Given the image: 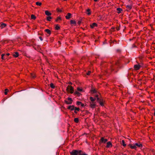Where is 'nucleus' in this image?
<instances>
[{
    "label": "nucleus",
    "instance_id": "obj_25",
    "mask_svg": "<svg viewBox=\"0 0 155 155\" xmlns=\"http://www.w3.org/2000/svg\"><path fill=\"white\" fill-rule=\"evenodd\" d=\"M31 18L32 19L35 20L36 18V17L35 15H32L31 16Z\"/></svg>",
    "mask_w": 155,
    "mask_h": 155
},
{
    "label": "nucleus",
    "instance_id": "obj_23",
    "mask_svg": "<svg viewBox=\"0 0 155 155\" xmlns=\"http://www.w3.org/2000/svg\"><path fill=\"white\" fill-rule=\"evenodd\" d=\"M121 144L123 145V146L125 147L126 145V144L125 143V141L124 140H123L122 141Z\"/></svg>",
    "mask_w": 155,
    "mask_h": 155
},
{
    "label": "nucleus",
    "instance_id": "obj_14",
    "mask_svg": "<svg viewBox=\"0 0 155 155\" xmlns=\"http://www.w3.org/2000/svg\"><path fill=\"white\" fill-rule=\"evenodd\" d=\"M45 14L48 16H49L50 15H51V12H49L48 11H46L45 12Z\"/></svg>",
    "mask_w": 155,
    "mask_h": 155
},
{
    "label": "nucleus",
    "instance_id": "obj_28",
    "mask_svg": "<svg viewBox=\"0 0 155 155\" xmlns=\"http://www.w3.org/2000/svg\"><path fill=\"white\" fill-rule=\"evenodd\" d=\"M60 27L58 25H56V27H55V29L56 30H58L60 29Z\"/></svg>",
    "mask_w": 155,
    "mask_h": 155
},
{
    "label": "nucleus",
    "instance_id": "obj_30",
    "mask_svg": "<svg viewBox=\"0 0 155 155\" xmlns=\"http://www.w3.org/2000/svg\"><path fill=\"white\" fill-rule=\"evenodd\" d=\"M79 120L78 118H76L74 119V121L76 123L78 122Z\"/></svg>",
    "mask_w": 155,
    "mask_h": 155
},
{
    "label": "nucleus",
    "instance_id": "obj_46",
    "mask_svg": "<svg viewBox=\"0 0 155 155\" xmlns=\"http://www.w3.org/2000/svg\"><path fill=\"white\" fill-rule=\"evenodd\" d=\"M58 12H61L62 11L61 10H60V9H58Z\"/></svg>",
    "mask_w": 155,
    "mask_h": 155
},
{
    "label": "nucleus",
    "instance_id": "obj_5",
    "mask_svg": "<svg viewBox=\"0 0 155 155\" xmlns=\"http://www.w3.org/2000/svg\"><path fill=\"white\" fill-rule=\"evenodd\" d=\"M68 100L69 101H68L65 100L64 101L65 103L67 104H72V100L71 98L70 97H68Z\"/></svg>",
    "mask_w": 155,
    "mask_h": 155
},
{
    "label": "nucleus",
    "instance_id": "obj_6",
    "mask_svg": "<svg viewBox=\"0 0 155 155\" xmlns=\"http://www.w3.org/2000/svg\"><path fill=\"white\" fill-rule=\"evenodd\" d=\"M134 68L135 70H138L140 68V66L139 64H135L134 65Z\"/></svg>",
    "mask_w": 155,
    "mask_h": 155
},
{
    "label": "nucleus",
    "instance_id": "obj_16",
    "mask_svg": "<svg viewBox=\"0 0 155 155\" xmlns=\"http://www.w3.org/2000/svg\"><path fill=\"white\" fill-rule=\"evenodd\" d=\"M97 24L95 23H93L92 25H91V28H93L95 26H97Z\"/></svg>",
    "mask_w": 155,
    "mask_h": 155
},
{
    "label": "nucleus",
    "instance_id": "obj_17",
    "mask_svg": "<svg viewBox=\"0 0 155 155\" xmlns=\"http://www.w3.org/2000/svg\"><path fill=\"white\" fill-rule=\"evenodd\" d=\"M117 13H120L122 11V9L120 8H117Z\"/></svg>",
    "mask_w": 155,
    "mask_h": 155
},
{
    "label": "nucleus",
    "instance_id": "obj_29",
    "mask_svg": "<svg viewBox=\"0 0 155 155\" xmlns=\"http://www.w3.org/2000/svg\"><path fill=\"white\" fill-rule=\"evenodd\" d=\"M50 86L51 88H53V89L55 87L54 86V84L52 83H51L50 84Z\"/></svg>",
    "mask_w": 155,
    "mask_h": 155
},
{
    "label": "nucleus",
    "instance_id": "obj_36",
    "mask_svg": "<svg viewBox=\"0 0 155 155\" xmlns=\"http://www.w3.org/2000/svg\"><path fill=\"white\" fill-rule=\"evenodd\" d=\"M91 91L94 93H97V91H96V90L94 89H93V90H91Z\"/></svg>",
    "mask_w": 155,
    "mask_h": 155
},
{
    "label": "nucleus",
    "instance_id": "obj_53",
    "mask_svg": "<svg viewBox=\"0 0 155 155\" xmlns=\"http://www.w3.org/2000/svg\"><path fill=\"white\" fill-rule=\"evenodd\" d=\"M154 115L155 116V112H154Z\"/></svg>",
    "mask_w": 155,
    "mask_h": 155
},
{
    "label": "nucleus",
    "instance_id": "obj_35",
    "mask_svg": "<svg viewBox=\"0 0 155 155\" xmlns=\"http://www.w3.org/2000/svg\"><path fill=\"white\" fill-rule=\"evenodd\" d=\"M61 20V18L60 17H58L57 18V19L56 20V21H58V20Z\"/></svg>",
    "mask_w": 155,
    "mask_h": 155
},
{
    "label": "nucleus",
    "instance_id": "obj_47",
    "mask_svg": "<svg viewBox=\"0 0 155 155\" xmlns=\"http://www.w3.org/2000/svg\"><path fill=\"white\" fill-rule=\"evenodd\" d=\"M81 106H82V107H84V104H82V103H81Z\"/></svg>",
    "mask_w": 155,
    "mask_h": 155
},
{
    "label": "nucleus",
    "instance_id": "obj_19",
    "mask_svg": "<svg viewBox=\"0 0 155 155\" xmlns=\"http://www.w3.org/2000/svg\"><path fill=\"white\" fill-rule=\"evenodd\" d=\"M45 32L47 33L49 35H50L51 32L48 29H46L45 30Z\"/></svg>",
    "mask_w": 155,
    "mask_h": 155
},
{
    "label": "nucleus",
    "instance_id": "obj_21",
    "mask_svg": "<svg viewBox=\"0 0 155 155\" xmlns=\"http://www.w3.org/2000/svg\"><path fill=\"white\" fill-rule=\"evenodd\" d=\"M126 8L129 10L131 9L132 8V6L131 5H127Z\"/></svg>",
    "mask_w": 155,
    "mask_h": 155
},
{
    "label": "nucleus",
    "instance_id": "obj_8",
    "mask_svg": "<svg viewBox=\"0 0 155 155\" xmlns=\"http://www.w3.org/2000/svg\"><path fill=\"white\" fill-rule=\"evenodd\" d=\"M74 105L69 106L68 107V108L71 110H73L74 109Z\"/></svg>",
    "mask_w": 155,
    "mask_h": 155
},
{
    "label": "nucleus",
    "instance_id": "obj_31",
    "mask_svg": "<svg viewBox=\"0 0 155 155\" xmlns=\"http://www.w3.org/2000/svg\"><path fill=\"white\" fill-rule=\"evenodd\" d=\"M1 56H2V57H1L2 59L3 60H5V54H2Z\"/></svg>",
    "mask_w": 155,
    "mask_h": 155
},
{
    "label": "nucleus",
    "instance_id": "obj_43",
    "mask_svg": "<svg viewBox=\"0 0 155 155\" xmlns=\"http://www.w3.org/2000/svg\"><path fill=\"white\" fill-rule=\"evenodd\" d=\"M81 21H78V24L79 25H80V24H81Z\"/></svg>",
    "mask_w": 155,
    "mask_h": 155
},
{
    "label": "nucleus",
    "instance_id": "obj_7",
    "mask_svg": "<svg viewBox=\"0 0 155 155\" xmlns=\"http://www.w3.org/2000/svg\"><path fill=\"white\" fill-rule=\"evenodd\" d=\"M101 142L105 143L107 141V140L106 139H104L103 137H101Z\"/></svg>",
    "mask_w": 155,
    "mask_h": 155
},
{
    "label": "nucleus",
    "instance_id": "obj_18",
    "mask_svg": "<svg viewBox=\"0 0 155 155\" xmlns=\"http://www.w3.org/2000/svg\"><path fill=\"white\" fill-rule=\"evenodd\" d=\"M86 12H87V14L88 15H90L91 14V13L90 12V9L89 8H88L87 9V10H86Z\"/></svg>",
    "mask_w": 155,
    "mask_h": 155
},
{
    "label": "nucleus",
    "instance_id": "obj_20",
    "mask_svg": "<svg viewBox=\"0 0 155 155\" xmlns=\"http://www.w3.org/2000/svg\"><path fill=\"white\" fill-rule=\"evenodd\" d=\"M129 146L131 149H135L137 147L135 145L132 146L131 144H129Z\"/></svg>",
    "mask_w": 155,
    "mask_h": 155
},
{
    "label": "nucleus",
    "instance_id": "obj_51",
    "mask_svg": "<svg viewBox=\"0 0 155 155\" xmlns=\"http://www.w3.org/2000/svg\"><path fill=\"white\" fill-rule=\"evenodd\" d=\"M98 0H94V1H95V2H97V1Z\"/></svg>",
    "mask_w": 155,
    "mask_h": 155
},
{
    "label": "nucleus",
    "instance_id": "obj_1",
    "mask_svg": "<svg viewBox=\"0 0 155 155\" xmlns=\"http://www.w3.org/2000/svg\"><path fill=\"white\" fill-rule=\"evenodd\" d=\"M100 96V94L99 93H97L95 95V98H93L92 97H90V99L91 101V102H94L95 100L97 99V101L102 106H104V103L102 102L103 100L99 98V96Z\"/></svg>",
    "mask_w": 155,
    "mask_h": 155
},
{
    "label": "nucleus",
    "instance_id": "obj_33",
    "mask_svg": "<svg viewBox=\"0 0 155 155\" xmlns=\"http://www.w3.org/2000/svg\"><path fill=\"white\" fill-rule=\"evenodd\" d=\"M77 90L78 91L82 92L83 91V89H82L80 88L79 87L77 88Z\"/></svg>",
    "mask_w": 155,
    "mask_h": 155
},
{
    "label": "nucleus",
    "instance_id": "obj_4",
    "mask_svg": "<svg viewBox=\"0 0 155 155\" xmlns=\"http://www.w3.org/2000/svg\"><path fill=\"white\" fill-rule=\"evenodd\" d=\"M66 90L68 92H69L71 93H73L74 92V88L71 86L68 85L66 88Z\"/></svg>",
    "mask_w": 155,
    "mask_h": 155
},
{
    "label": "nucleus",
    "instance_id": "obj_34",
    "mask_svg": "<svg viewBox=\"0 0 155 155\" xmlns=\"http://www.w3.org/2000/svg\"><path fill=\"white\" fill-rule=\"evenodd\" d=\"M31 77L33 78H35V74H31Z\"/></svg>",
    "mask_w": 155,
    "mask_h": 155
},
{
    "label": "nucleus",
    "instance_id": "obj_50",
    "mask_svg": "<svg viewBox=\"0 0 155 155\" xmlns=\"http://www.w3.org/2000/svg\"><path fill=\"white\" fill-rule=\"evenodd\" d=\"M112 29H113V30H114V29H115V28L113 27H112Z\"/></svg>",
    "mask_w": 155,
    "mask_h": 155
},
{
    "label": "nucleus",
    "instance_id": "obj_48",
    "mask_svg": "<svg viewBox=\"0 0 155 155\" xmlns=\"http://www.w3.org/2000/svg\"><path fill=\"white\" fill-rule=\"evenodd\" d=\"M9 54H10L9 53H7L5 55H6L7 56L9 55Z\"/></svg>",
    "mask_w": 155,
    "mask_h": 155
},
{
    "label": "nucleus",
    "instance_id": "obj_27",
    "mask_svg": "<svg viewBox=\"0 0 155 155\" xmlns=\"http://www.w3.org/2000/svg\"><path fill=\"white\" fill-rule=\"evenodd\" d=\"M41 3L39 2H36V4L38 6H41Z\"/></svg>",
    "mask_w": 155,
    "mask_h": 155
},
{
    "label": "nucleus",
    "instance_id": "obj_11",
    "mask_svg": "<svg viewBox=\"0 0 155 155\" xmlns=\"http://www.w3.org/2000/svg\"><path fill=\"white\" fill-rule=\"evenodd\" d=\"M12 55L15 58H16V57H17L18 56L19 54H18V52H15L13 53Z\"/></svg>",
    "mask_w": 155,
    "mask_h": 155
},
{
    "label": "nucleus",
    "instance_id": "obj_49",
    "mask_svg": "<svg viewBox=\"0 0 155 155\" xmlns=\"http://www.w3.org/2000/svg\"><path fill=\"white\" fill-rule=\"evenodd\" d=\"M74 112L75 113V114H77V111H76V110H75L74 111Z\"/></svg>",
    "mask_w": 155,
    "mask_h": 155
},
{
    "label": "nucleus",
    "instance_id": "obj_15",
    "mask_svg": "<svg viewBox=\"0 0 155 155\" xmlns=\"http://www.w3.org/2000/svg\"><path fill=\"white\" fill-rule=\"evenodd\" d=\"M135 145L136 147L137 146L139 147H142V145L140 143H136Z\"/></svg>",
    "mask_w": 155,
    "mask_h": 155
},
{
    "label": "nucleus",
    "instance_id": "obj_37",
    "mask_svg": "<svg viewBox=\"0 0 155 155\" xmlns=\"http://www.w3.org/2000/svg\"><path fill=\"white\" fill-rule=\"evenodd\" d=\"M74 110H77L78 111H79L80 110V109L79 108H77L76 107H74Z\"/></svg>",
    "mask_w": 155,
    "mask_h": 155
},
{
    "label": "nucleus",
    "instance_id": "obj_38",
    "mask_svg": "<svg viewBox=\"0 0 155 155\" xmlns=\"http://www.w3.org/2000/svg\"><path fill=\"white\" fill-rule=\"evenodd\" d=\"M81 102L78 101L77 102V104L78 105H81Z\"/></svg>",
    "mask_w": 155,
    "mask_h": 155
},
{
    "label": "nucleus",
    "instance_id": "obj_10",
    "mask_svg": "<svg viewBox=\"0 0 155 155\" xmlns=\"http://www.w3.org/2000/svg\"><path fill=\"white\" fill-rule=\"evenodd\" d=\"M107 144L106 147H110L112 146V144L110 142H107Z\"/></svg>",
    "mask_w": 155,
    "mask_h": 155
},
{
    "label": "nucleus",
    "instance_id": "obj_39",
    "mask_svg": "<svg viewBox=\"0 0 155 155\" xmlns=\"http://www.w3.org/2000/svg\"><path fill=\"white\" fill-rule=\"evenodd\" d=\"M137 46L134 45V44H133L132 45V48H136Z\"/></svg>",
    "mask_w": 155,
    "mask_h": 155
},
{
    "label": "nucleus",
    "instance_id": "obj_26",
    "mask_svg": "<svg viewBox=\"0 0 155 155\" xmlns=\"http://www.w3.org/2000/svg\"><path fill=\"white\" fill-rule=\"evenodd\" d=\"M70 22L71 24H76V22L75 21H73L72 20H71L70 21Z\"/></svg>",
    "mask_w": 155,
    "mask_h": 155
},
{
    "label": "nucleus",
    "instance_id": "obj_42",
    "mask_svg": "<svg viewBox=\"0 0 155 155\" xmlns=\"http://www.w3.org/2000/svg\"><path fill=\"white\" fill-rule=\"evenodd\" d=\"M81 155H88L87 154H86L85 153H83L82 151V154Z\"/></svg>",
    "mask_w": 155,
    "mask_h": 155
},
{
    "label": "nucleus",
    "instance_id": "obj_3",
    "mask_svg": "<svg viewBox=\"0 0 155 155\" xmlns=\"http://www.w3.org/2000/svg\"><path fill=\"white\" fill-rule=\"evenodd\" d=\"M71 155H81L82 151L81 150H73L70 152Z\"/></svg>",
    "mask_w": 155,
    "mask_h": 155
},
{
    "label": "nucleus",
    "instance_id": "obj_24",
    "mask_svg": "<svg viewBox=\"0 0 155 155\" xmlns=\"http://www.w3.org/2000/svg\"><path fill=\"white\" fill-rule=\"evenodd\" d=\"M52 18V17L51 16H48L47 17V21H51V19Z\"/></svg>",
    "mask_w": 155,
    "mask_h": 155
},
{
    "label": "nucleus",
    "instance_id": "obj_40",
    "mask_svg": "<svg viewBox=\"0 0 155 155\" xmlns=\"http://www.w3.org/2000/svg\"><path fill=\"white\" fill-rule=\"evenodd\" d=\"M39 38L40 39V40L41 41H42L43 40V38H42V37L41 36H39Z\"/></svg>",
    "mask_w": 155,
    "mask_h": 155
},
{
    "label": "nucleus",
    "instance_id": "obj_2",
    "mask_svg": "<svg viewBox=\"0 0 155 155\" xmlns=\"http://www.w3.org/2000/svg\"><path fill=\"white\" fill-rule=\"evenodd\" d=\"M119 66V63L118 62H116L114 64H113L111 65V70L112 71H114L115 72H117V71L116 70V68Z\"/></svg>",
    "mask_w": 155,
    "mask_h": 155
},
{
    "label": "nucleus",
    "instance_id": "obj_22",
    "mask_svg": "<svg viewBox=\"0 0 155 155\" xmlns=\"http://www.w3.org/2000/svg\"><path fill=\"white\" fill-rule=\"evenodd\" d=\"M74 94L75 95H77V96H80L81 94H80L77 91H75L74 93Z\"/></svg>",
    "mask_w": 155,
    "mask_h": 155
},
{
    "label": "nucleus",
    "instance_id": "obj_12",
    "mask_svg": "<svg viewBox=\"0 0 155 155\" xmlns=\"http://www.w3.org/2000/svg\"><path fill=\"white\" fill-rule=\"evenodd\" d=\"M71 14L69 13H68L67 14V15L65 16V18L67 19H69L71 17Z\"/></svg>",
    "mask_w": 155,
    "mask_h": 155
},
{
    "label": "nucleus",
    "instance_id": "obj_32",
    "mask_svg": "<svg viewBox=\"0 0 155 155\" xmlns=\"http://www.w3.org/2000/svg\"><path fill=\"white\" fill-rule=\"evenodd\" d=\"M8 90L7 89H6L5 90V95H7V92L8 91Z\"/></svg>",
    "mask_w": 155,
    "mask_h": 155
},
{
    "label": "nucleus",
    "instance_id": "obj_44",
    "mask_svg": "<svg viewBox=\"0 0 155 155\" xmlns=\"http://www.w3.org/2000/svg\"><path fill=\"white\" fill-rule=\"evenodd\" d=\"M116 29L117 30H119L120 29V27H116Z\"/></svg>",
    "mask_w": 155,
    "mask_h": 155
},
{
    "label": "nucleus",
    "instance_id": "obj_13",
    "mask_svg": "<svg viewBox=\"0 0 155 155\" xmlns=\"http://www.w3.org/2000/svg\"><path fill=\"white\" fill-rule=\"evenodd\" d=\"M96 105V104L94 103V102H91L90 103V106L92 108H94L95 107Z\"/></svg>",
    "mask_w": 155,
    "mask_h": 155
},
{
    "label": "nucleus",
    "instance_id": "obj_52",
    "mask_svg": "<svg viewBox=\"0 0 155 155\" xmlns=\"http://www.w3.org/2000/svg\"><path fill=\"white\" fill-rule=\"evenodd\" d=\"M69 84H72V83H71V82H70V83H69Z\"/></svg>",
    "mask_w": 155,
    "mask_h": 155
},
{
    "label": "nucleus",
    "instance_id": "obj_41",
    "mask_svg": "<svg viewBox=\"0 0 155 155\" xmlns=\"http://www.w3.org/2000/svg\"><path fill=\"white\" fill-rule=\"evenodd\" d=\"M91 72L90 71H88V72L87 73V75H89L90 74Z\"/></svg>",
    "mask_w": 155,
    "mask_h": 155
},
{
    "label": "nucleus",
    "instance_id": "obj_45",
    "mask_svg": "<svg viewBox=\"0 0 155 155\" xmlns=\"http://www.w3.org/2000/svg\"><path fill=\"white\" fill-rule=\"evenodd\" d=\"M7 56L6 55H5V60L7 59Z\"/></svg>",
    "mask_w": 155,
    "mask_h": 155
},
{
    "label": "nucleus",
    "instance_id": "obj_9",
    "mask_svg": "<svg viewBox=\"0 0 155 155\" xmlns=\"http://www.w3.org/2000/svg\"><path fill=\"white\" fill-rule=\"evenodd\" d=\"M6 25V24L5 23H0V27L1 28V29L5 27Z\"/></svg>",
    "mask_w": 155,
    "mask_h": 155
}]
</instances>
